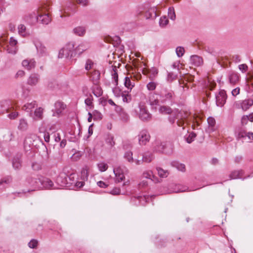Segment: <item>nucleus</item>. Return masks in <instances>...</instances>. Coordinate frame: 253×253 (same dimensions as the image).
Returning <instances> with one entry per match:
<instances>
[{
    "mask_svg": "<svg viewBox=\"0 0 253 253\" xmlns=\"http://www.w3.org/2000/svg\"><path fill=\"white\" fill-rule=\"evenodd\" d=\"M97 166L99 170L101 172L106 171L108 168L107 164L104 163H99L98 164Z\"/></svg>",
    "mask_w": 253,
    "mask_h": 253,
    "instance_id": "52",
    "label": "nucleus"
},
{
    "mask_svg": "<svg viewBox=\"0 0 253 253\" xmlns=\"http://www.w3.org/2000/svg\"><path fill=\"white\" fill-rule=\"evenodd\" d=\"M203 59L198 55H192L190 57V63L195 66H200L203 63Z\"/></svg>",
    "mask_w": 253,
    "mask_h": 253,
    "instance_id": "20",
    "label": "nucleus"
},
{
    "mask_svg": "<svg viewBox=\"0 0 253 253\" xmlns=\"http://www.w3.org/2000/svg\"><path fill=\"white\" fill-rule=\"evenodd\" d=\"M76 178V175L74 173H72L69 175H68L67 179L68 180V186L70 187L73 185H74Z\"/></svg>",
    "mask_w": 253,
    "mask_h": 253,
    "instance_id": "40",
    "label": "nucleus"
},
{
    "mask_svg": "<svg viewBox=\"0 0 253 253\" xmlns=\"http://www.w3.org/2000/svg\"><path fill=\"white\" fill-rule=\"evenodd\" d=\"M91 79L93 81V83L96 84L98 83V81L100 77V73L99 71L95 70L91 74Z\"/></svg>",
    "mask_w": 253,
    "mask_h": 253,
    "instance_id": "38",
    "label": "nucleus"
},
{
    "mask_svg": "<svg viewBox=\"0 0 253 253\" xmlns=\"http://www.w3.org/2000/svg\"><path fill=\"white\" fill-rule=\"evenodd\" d=\"M42 177V176L39 175L30 176L27 178V181L29 185L35 189H41L42 185L41 184Z\"/></svg>",
    "mask_w": 253,
    "mask_h": 253,
    "instance_id": "7",
    "label": "nucleus"
},
{
    "mask_svg": "<svg viewBox=\"0 0 253 253\" xmlns=\"http://www.w3.org/2000/svg\"><path fill=\"white\" fill-rule=\"evenodd\" d=\"M194 81V76L191 75H187L184 77V80L182 81H179V84L182 85H180L181 87L183 89H184L185 87H186L187 89L189 88V86L188 85V83H191Z\"/></svg>",
    "mask_w": 253,
    "mask_h": 253,
    "instance_id": "16",
    "label": "nucleus"
},
{
    "mask_svg": "<svg viewBox=\"0 0 253 253\" xmlns=\"http://www.w3.org/2000/svg\"><path fill=\"white\" fill-rule=\"evenodd\" d=\"M21 154L16 155L12 160V166L15 169H19L21 167Z\"/></svg>",
    "mask_w": 253,
    "mask_h": 253,
    "instance_id": "22",
    "label": "nucleus"
},
{
    "mask_svg": "<svg viewBox=\"0 0 253 253\" xmlns=\"http://www.w3.org/2000/svg\"><path fill=\"white\" fill-rule=\"evenodd\" d=\"M119 116H120L121 119L123 122H126L129 120L128 115L124 111L120 112Z\"/></svg>",
    "mask_w": 253,
    "mask_h": 253,
    "instance_id": "50",
    "label": "nucleus"
},
{
    "mask_svg": "<svg viewBox=\"0 0 253 253\" xmlns=\"http://www.w3.org/2000/svg\"><path fill=\"white\" fill-rule=\"evenodd\" d=\"M152 150L154 152L170 155L173 152V148L172 145L167 142L156 140L152 144Z\"/></svg>",
    "mask_w": 253,
    "mask_h": 253,
    "instance_id": "1",
    "label": "nucleus"
},
{
    "mask_svg": "<svg viewBox=\"0 0 253 253\" xmlns=\"http://www.w3.org/2000/svg\"><path fill=\"white\" fill-rule=\"evenodd\" d=\"M40 76L38 74H32L27 80V84L31 86L36 85L40 80Z\"/></svg>",
    "mask_w": 253,
    "mask_h": 253,
    "instance_id": "19",
    "label": "nucleus"
},
{
    "mask_svg": "<svg viewBox=\"0 0 253 253\" xmlns=\"http://www.w3.org/2000/svg\"><path fill=\"white\" fill-rule=\"evenodd\" d=\"M32 144V140L31 137H27L24 142V147L25 150H28V149L31 148Z\"/></svg>",
    "mask_w": 253,
    "mask_h": 253,
    "instance_id": "49",
    "label": "nucleus"
},
{
    "mask_svg": "<svg viewBox=\"0 0 253 253\" xmlns=\"http://www.w3.org/2000/svg\"><path fill=\"white\" fill-rule=\"evenodd\" d=\"M75 43L73 42H69L65 47L66 49H68V50L70 51H75V50H74V48L75 47Z\"/></svg>",
    "mask_w": 253,
    "mask_h": 253,
    "instance_id": "63",
    "label": "nucleus"
},
{
    "mask_svg": "<svg viewBox=\"0 0 253 253\" xmlns=\"http://www.w3.org/2000/svg\"><path fill=\"white\" fill-rule=\"evenodd\" d=\"M209 125V132L213 131L215 130L214 127L215 125V120L212 117H209L207 119Z\"/></svg>",
    "mask_w": 253,
    "mask_h": 253,
    "instance_id": "36",
    "label": "nucleus"
},
{
    "mask_svg": "<svg viewBox=\"0 0 253 253\" xmlns=\"http://www.w3.org/2000/svg\"><path fill=\"white\" fill-rule=\"evenodd\" d=\"M239 76L237 73H231L229 75V81L232 84H236L239 81Z\"/></svg>",
    "mask_w": 253,
    "mask_h": 253,
    "instance_id": "31",
    "label": "nucleus"
},
{
    "mask_svg": "<svg viewBox=\"0 0 253 253\" xmlns=\"http://www.w3.org/2000/svg\"><path fill=\"white\" fill-rule=\"evenodd\" d=\"M37 106L36 101H33L31 103H27L26 104L24 105L22 109L23 110L26 111L27 112L31 111V110L35 108Z\"/></svg>",
    "mask_w": 253,
    "mask_h": 253,
    "instance_id": "37",
    "label": "nucleus"
},
{
    "mask_svg": "<svg viewBox=\"0 0 253 253\" xmlns=\"http://www.w3.org/2000/svg\"><path fill=\"white\" fill-rule=\"evenodd\" d=\"M112 70L111 71V75L112 79L115 81V85L118 86V75L117 69L116 66H112Z\"/></svg>",
    "mask_w": 253,
    "mask_h": 253,
    "instance_id": "34",
    "label": "nucleus"
},
{
    "mask_svg": "<svg viewBox=\"0 0 253 253\" xmlns=\"http://www.w3.org/2000/svg\"><path fill=\"white\" fill-rule=\"evenodd\" d=\"M146 19H154L157 16V8L156 6L145 7L143 11H140Z\"/></svg>",
    "mask_w": 253,
    "mask_h": 253,
    "instance_id": "5",
    "label": "nucleus"
},
{
    "mask_svg": "<svg viewBox=\"0 0 253 253\" xmlns=\"http://www.w3.org/2000/svg\"><path fill=\"white\" fill-rule=\"evenodd\" d=\"M253 105V100L252 99H248L244 100L242 102L241 104V107L243 110H247Z\"/></svg>",
    "mask_w": 253,
    "mask_h": 253,
    "instance_id": "32",
    "label": "nucleus"
},
{
    "mask_svg": "<svg viewBox=\"0 0 253 253\" xmlns=\"http://www.w3.org/2000/svg\"><path fill=\"white\" fill-rule=\"evenodd\" d=\"M159 111L160 113L163 114H170L172 112V109L168 106H161L159 109Z\"/></svg>",
    "mask_w": 253,
    "mask_h": 253,
    "instance_id": "35",
    "label": "nucleus"
},
{
    "mask_svg": "<svg viewBox=\"0 0 253 253\" xmlns=\"http://www.w3.org/2000/svg\"><path fill=\"white\" fill-rule=\"evenodd\" d=\"M138 109L135 110V112L138 114L139 119L144 122L149 121L152 117V115L149 113L146 109L145 104L140 103L138 107Z\"/></svg>",
    "mask_w": 253,
    "mask_h": 253,
    "instance_id": "4",
    "label": "nucleus"
},
{
    "mask_svg": "<svg viewBox=\"0 0 253 253\" xmlns=\"http://www.w3.org/2000/svg\"><path fill=\"white\" fill-rule=\"evenodd\" d=\"M160 101L163 104L168 103L172 105L174 103V93L173 91L163 89L159 94Z\"/></svg>",
    "mask_w": 253,
    "mask_h": 253,
    "instance_id": "3",
    "label": "nucleus"
},
{
    "mask_svg": "<svg viewBox=\"0 0 253 253\" xmlns=\"http://www.w3.org/2000/svg\"><path fill=\"white\" fill-rule=\"evenodd\" d=\"M74 51H70L64 47L62 49L59 51L58 57L59 58H71L74 56H75Z\"/></svg>",
    "mask_w": 253,
    "mask_h": 253,
    "instance_id": "17",
    "label": "nucleus"
},
{
    "mask_svg": "<svg viewBox=\"0 0 253 253\" xmlns=\"http://www.w3.org/2000/svg\"><path fill=\"white\" fill-rule=\"evenodd\" d=\"M113 171L115 175V182L116 183H119L125 179V177L123 170L120 167L114 169Z\"/></svg>",
    "mask_w": 253,
    "mask_h": 253,
    "instance_id": "14",
    "label": "nucleus"
},
{
    "mask_svg": "<svg viewBox=\"0 0 253 253\" xmlns=\"http://www.w3.org/2000/svg\"><path fill=\"white\" fill-rule=\"evenodd\" d=\"M12 108V105L9 101L4 100L0 102V112L2 113H8Z\"/></svg>",
    "mask_w": 253,
    "mask_h": 253,
    "instance_id": "15",
    "label": "nucleus"
},
{
    "mask_svg": "<svg viewBox=\"0 0 253 253\" xmlns=\"http://www.w3.org/2000/svg\"><path fill=\"white\" fill-rule=\"evenodd\" d=\"M86 31V29L84 26H78L73 29V33L79 36H83Z\"/></svg>",
    "mask_w": 253,
    "mask_h": 253,
    "instance_id": "29",
    "label": "nucleus"
},
{
    "mask_svg": "<svg viewBox=\"0 0 253 253\" xmlns=\"http://www.w3.org/2000/svg\"><path fill=\"white\" fill-rule=\"evenodd\" d=\"M41 186L42 188L45 189H57L58 187L54 186L53 181L49 178L47 177H42Z\"/></svg>",
    "mask_w": 253,
    "mask_h": 253,
    "instance_id": "13",
    "label": "nucleus"
},
{
    "mask_svg": "<svg viewBox=\"0 0 253 253\" xmlns=\"http://www.w3.org/2000/svg\"><path fill=\"white\" fill-rule=\"evenodd\" d=\"M124 85L128 89H129L130 91L135 85V81L134 79H131L129 77H126L125 78Z\"/></svg>",
    "mask_w": 253,
    "mask_h": 253,
    "instance_id": "25",
    "label": "nucleus"
},
{
    "mask_svg": "<svg viewBox=\"0 0 253 253\" xmlns=\"http://www.w3.org/2000/svg\"><path fill=\"white\" fill-rule=\"evenodd\" d=\"M168 16L170 19H171L172 20H175V19L176 18V15H175L174 8L173 7H170L169 8Z\"/></svg>",
    "mask_w": 253,
    "mask_h": 253,
    "instance_id": "47",
    "label": "nucleus"
},
{
    "mask_svg": "<svg viewBox=\"0 0 253 253\" xmlns=\"http://www.w3.org/2000/svg\"><path fill=\"white\" fill-rule=\"evenodd\" d=\"M112 91L114 95L117 97H120L124 93V92H122V90L117 86H115V87L112 89Z\"/></svg>",
    "mask_w": 253,
    "mask_h": 253,
    "instance_id": "46",
    "label": "nucleus"
},
{
    "mask_svg": "<svg viewBox=\"0 0 253 253\" xmlns=\"http://www.w3.org/2000/svg\"><path fill=\"white\" fill-rule=\"evenodd\" d=\"M150 197L149 196H138L137 197H134L131 199L132 200L136 201L138 200L139 203L141 205H145L149 200Z\"/></svg>",
    "mask_w": 253,
    "mask_h": 253,
    "instance_id": "24",
    "label": "nucleus"
},
{
    "mask_svg": "<svg viewBox=\"0 0 253 253\" xmlns=\"http://www.w3.org/2000/svg\"><path fill=\"white\" fill-rule=\"evenodd\" d=\"M247 132H246L245 130H241L238 133V135L237 136V139H240L246 137H247Z\"/></svg>",
    "mask_w": 253,
    "mask_h": 253,
    "instance_id": "62",
    "label": "nucleus"
},
{
    "mask_svg": "<svg viewBox=\"0 0 253 253\" xmlns=\"http://www.w3.org/2000/svg\"><path fill=\"white\" fill-rule=\"evenodd\" d=\"M17 47H12L10 45L7 46V51L9 53L15 54L17 51Z\"/></svg>",
    "mask_w": 253,
    "mask_h": 253,
    "instance_id": "57",
    "label": "nucleus"
},
{
    "mask_svg": "<svg viewBox=\"0 0 253 253\" xmlns=\"http://www.w3.org/2000/svg\"><path fill=\"white\" fill-rule=\"evenodd\" d=\"M132 156V152L131 151H127L125 153L124 158L129 163H132L134 161Z\"/></svg>",
    "mask_w": 253,
    "mask_h": 253,
    "instance_id": "39",
    "label": "nucleus"
},
{
    "mask_svg": "<svg viewBox=\"0 0 253 253\" xmlns=\"http://www.w3.org/2000/svg\"><path fill=\"white\" fill-rule=\"evenodd\" d=\"M49 6L46 4L42 5L38 8L37 11L38 21L46 25L50 22L51 19L49 14L46 13V11L49 10Z\"/></svg>",
    "mask_w": 253,
    "mask_h": 253,
    "instance_id": "2",
    "label": "nucleus"
},
{
    "mask_svg": "<svg viewBox=\"0 0 253 253\" xmlns=\"http://www.w3.org/2000/svg\"><path fill=\"white\" fill-rule=\"evenodd\" d=\"M23 67L28 70L34 68L36 66V61L34 59L24 60L22 63Z\"/></svg>",
    "mask_w": 253,
    "mask_h": 253,
    "instance_id": "21",
    "label": "nucleus"
},
{
    "mask_svg": "<svg viewBox=\"0 0 253 253\" xmlns=\"http://www.w3.org/2000/svg\"><path fill=\"white\" fill-rule=\"evenodd\" d=\"M142 158L144 162L149 163L154 160V155L152 152L147 151L144 153L142 155Z\"/></svg>",
    "mask_w": 253,
    "mask_h": 253,
    "instance_id": "26",
    "label": "nucleus"
},
{
    "mask_svg": "<svg viewBox=\"0 0 253 253\" xmlns=\"http://www.w3.org/2000/svg\"><path fill=\"white\" fill-rule=\"evenodd\" d=\"M187 117V115L185 112H179L175 117H169V121L171 124L175 122L176 119L177 120L176 124L179 126H183L184 125V120Z\"/></svg>",
    "mask_w": 253,
    "mask_h": 253,
    "instance_id": "6",
    "label": "nucleus"
},
{
    "mask_svg": "<svg viewBox=\"0 0 253 253\" xmlns=\"http://www.w3.org/2000/svg\"><path fill=\"white\" fill-rule=\"evenodd\" d=\"M28 125L27 121L24 119H20L18 126V129L21 131H25L28 129Z\"/></svg>",
    "mask_w": 253,
    "mask_h": 253,
    "instance_id": "33",
    "label": "nucleus"
},
{
    "mask_svg": "<svg viewBox=\"0 0 253 253\" xmlns=\"http://www.w3.org/2000/svg\"><path fill=\"white\" fill-rule=\"evenodd\" d=\"M88 48V45L85 43H82L80 45H79L75 49V55L78 54L79 55H80L81 53H82L84 51L87 50Z\"/></svg>",
    "mask_w": 253,
    "mask_h": 253,
    "instance_id": "28",
    "label": "nucleus"
},
{
    "mask_svg": "<svg viewBox=\"0 0 253 253\" xmlns=\"http://www.w3.org/2000/svg\"><path fill=\"white\" fill-rule=\"evenodd\" d=\"M113 136H108L106 139V142L109 145L110 147H112L115 144Z\"/></svg>",
    "mask_w": 253,
    "mask_h": 253,
    "instance_id": "59",
    "label": "nucleus"
},
{
    "mask_svg": "<svg viewBox=\"0 0 253 253\" xmlns=\"http://www.w3.org/2000/svg\"><path fill=\"white\" fill-rule=\"evenodd\" d=\"M24 20L30 25H34L38 21V14L34 11L25 15Z\"/></svg>",
    "mask_w": 253,
    "mask_h": 253,
    "instance_id": "12",
    "label": "nucleus"
},
{
    "mask_svg": "<svg viewBox=\"0 0 253 253\" xmlns=\"http://www.w3.org/2000/svg\"><path fill=\"white\" fill-rule=\"evenodd\" d=\"M244 173V171L242 169L239 170L233 171L229 175L230 179H234L237 178H242V176Z\"/></svg>",
    "mask_w": 253,
    "mask_h": 253,
    "instance_id": "27",
    "label": "nucleus"
},
{
    "mask_svg": "<svg viewBox=\"0 0 253 253\" xmlns=\"http://www.w3.org/2000/svg\"><path fill=\"white\" fill-rule=\"evenodd\" d=\"M93 97L91 95H90V97L85 99L84 102L86 105L89 106L90 108H93V105L92 103Z\"/></svg>",
    "mask_w": 253,
    "mask_h": 253,
    "instance_id": "55",
    "label": "nucleus"
},
{
    "mask_svg": "<svg viewBox=\"0 0 253 253\" xmlns=\"http://www.w3.org/2000/svg\"><path fill=\"white\" fill-rule=\"evenodd\" d=\"M156 87V84L155 83L151 82L147 84V88L149 90H154Z\"/></svg>",
    "mask_w": 253,
    "mask_h": 253,
    "instance_id": "64",
    "label": "nucleus"
},
{
    "mask_svg": "<svg viewBox=\"0 0 253 253\" xmlns=\"http://www.w3.org/2000/svg\"><path fill=\"white\" fill-rule=\"evenodd\" d=\"M94 120H100L102 118V115L99 111L94 110L92 112Z\"/></svg>",
    "mask_w": 253,
    "mask_h": 253,
    "instance_id": "53",
    "label": "nucleus"
},
{
    "mask_svg": "<svg viewBox=\"0 0 253 253\" xmlns=\"http://www.w3.org/2000/svg\"><path fill=\"white\" fill-rule=\"evenodd\" d=\"M8 117L10 119H15L18 115V113L14 110V108L12 106V108L10 109V111L8 113Z\"/></svg>",
    "mask_w": 253,
    "mask_h": 253,
    "instance_id": "45",
    "label": "nucleus"
},
{
    "mask_svg": "<svg viewBox=\"0 0 253 253\" xmlns=\"http://www.w3.org/2000/svg\"><path fill=\"white\" fill-rule=\"evenodd\" d=\"M42 113H43V109L40 107L38 109H36L35 111V116L38 119H42Z\"/></svg>",
    "mask_w": 253,
    "mask_h": 253,
    "instance_id": "48",
    "label": "nucleus"
},
{
    "mask_svg": "<svg viewBox=\"0 0 253 253\" xmlns=\"http://www.w3.org/2000/svg\"><path fill=\"white\" fill-rule=\"evenodd\" d=\"M123 98V100L124 102H129L131 100V96L130 94H129V91H125L124 93L121 95Z\"/></svg>",
    "mask_w": 253,
    "mask_h": 253,
    "instance_id": "43",
    "label": "nucleus"
},
{
    "mask_svg": "<svg viewBox=\"0 0 253 253\" xmlns=\"http://www.w3.org/2000/svg\"><path fill=\"white\" fill-rule=\"evenodd\" d=\"M67 177L68 175L66 173H60L56 178V183L61 187H68V180L67 179Z\"/></svg>",
    "mask_w": 253,
    "mask_h": 253,
    "instance_id": "11",
    "label": "nucleus"
},
{
    "mask_svg": "<svg viewBox=\"0 0 253 253\" xmlns=\"http://www.w3.org/2000/svg\"><path fill=\"white\" fill-rule=\"evenodd\" d=\"M169 22L168 19L166 17H161L160 19V25L164 27L168 24Z\"/></svg>",
    "mask_w": 253,
    "mask_h": 253,
    "instance_id": "60",
    "label": "nucleus"
},
{
    "mask_svg": "<svg viewBox=\"0 0 253 253\" xmlns=\"http://www.w3.org/2000/svg\"><path fill=\"white\" fill-rule=\"evenodd\" d=\"M18 33L23 37H26L28 35L26 31V27L23 24H20L18 27Z\"/></svg>",
    "mask_w": 253,
    "mask_h": 253,
    "instance_id": "42",
    "label": "nucleus"
},
{
    "mask_svg": "<svg viewBox=\"0 0 253 253\" xmlns=\"http://www.w3.org/2000/svg\"><path fill=\"white\" fill-rule=\"evenodd\" d=\"M184 49L183 47L178 46L176 48V53L179 57H180L183 56L184 53Z\"/></svg>",
    "mask_w": 253,
    "mask_h": 253,
    "instance_id": "56",
    "label": "nucleus"
},
{
    "mask_svg": "<svg viewBox=\"0 0 253 253\" xmlns=\"http://www.w3.org/2000/svg\"><path fill=\"white\" fill-rule=\"evenodd\" d=\"M138 136L139 143L141 145H145L149 141L150 138V134L146 129L140 131Z\"/></svg>",
    "mask_w": 253,
    "mask_h": 253,
    "instance_id": "8",
    "label": "nucleus"
},
{
    "mask_svg": "<svg viewBox=\"0 0 253 253\" xmlns=\"http://www.w3.org/2000/svg\"><path fill=\"white\" fill-rule=\"evenodd\" d=\"M147 71V74H148V77L151 80H153L155 78L158 73V70L155 67H153Z\"/></svg>",
    "mask_w": 253,
    "mask_h": 253,
    "instance_id": "41",
    "label": "nucleus"
},
{
    "mask_svg": "<svg viewBox=\"0 0 253 253\" xmlns=\"http://www.w3.org/2000/svg\"><path fill=\"white\" fill-rule=\"evenodd\" d=\"M216 103L218 106H222L225 103L227 99L226 92L224 90H221L218 94L216 95Z\"/></svg>",
    "mask_w": 253,
    "mask_h": 253,
    "instance_id": "10",
    "label": "nucleus"
},
{
    "mask_svg": "<svg viewBox=\"0 0 253 253\" xmlns=\"http://www.w3.org/2000/svg\"><path fill=\"white\" fill-rule=\"evenodd\" d=\"M66 105L61 101H57L54 104L55 112L53 113V116H55L56 113L57 115H60L64 110Z\"/></svg>",
    "mask_w": 253,
    "mask_h": 253,
    "instance_id": "18",
    "label": "nucleus"
},
{
    "mask_svg": "<svg viewBox=\"0 0 253 253\" xmlns=\"http://www.w3.org/2000/svg\"><path fill=\"white\" fill-rule=\"evenodd\" d=\"M93 65V62L90 59H87L85 65V69L86 71L89 70Z\"/></svg>",
    "mask_w": 253,
    "mask_h": 253,
    "instance_id": "61",
    "label": "nucleus"
},
{
    "mask_svg": "<svg viewBox=\"0 0 253 253\" xmlns=\"http://www.w3.org/2000/svg\"><path fill=\"white\" fill-rule=\"evenodd\" d=\"M33 42L37 50L38 54L40 56H43L47 55L46 47L39 40L35 39Z\"/></svg>",
    "mask_w": 253,
    "mask_h": 253,
    "instance_id": "9",
    "label": "nucleus"
},
{
    "mask_svg": "<svg viewBox=\"0 0 253 253\" xmlns=\"http://www.w3.org/2000/svg\"><path fill=\"white\" fill-rule=\"evenodd\" d=\"M196 134L194 132H191L188 136L186 138V141L187 143H191L192 142H193L195 137H196Z\"/></svg>",
    "mask_w": 253,
    "mask_h": 253,
    "instance_id": "54",
    "label": "nucleus"
},
{
    "mask_svg": "<svg viewBox=\"0 0 253 253\" xmlns=\"http://www.w3.org/2000/svg\"><path fill=\"white\" fill-rule=\"evenodd\" d=\"M171 165L172 167L175 168L178 170L184 172L185 171V166L184 164L180 163L179 162L174 161H172L171 163Z\"/></svg>",
    "mask_w": 253,
    "mask_h": 253,
    "instance_id": "30",
    "label": "nucleus"
},
{
    "mask_svg": "<svg viewBox=\"0 0 253 253\" xmlns=\"http://www.w3.org/2000/svg\"><path fill=\"white\" fill-rule=\"evenodd\" d=\"M156 169L158 171V175L161 177H166L168 176L169 173L167 170H165L160 167H157Z\"/></svg>",
    "mask_w": 253,
    "mask_h": 253,
    "instance_id": "44",
    "label": "nucleus"
},
{
    "mask_svg": "<svg viewBox=\"0 0 253 253\" xmlns=\"http://www.w3.org/2000/svg\"><path fill=\"white\" fill-rule=\"evenodd\" d=\"M91 90L93 94L97 97L102 96L103 90L101 87L98 84V83H94L91 87Z\"/></svg>",
    "mask_w": 253,
    "mask_h": 253,
    "instance_id": "23",
    "label": "nucleus"
},
{
    "mask_svg": "<svg viewBox=\"0 0 253 253\" xmlns=\"http://www.w3.org/2000/svg\"><path fill=\"white\" fill-rule=\"evenodd\" d=\"M11 181L12 179L10 176L5 177L0 180V185H2L3 183L9 184Z\"/></svg>",
    "mask_w": 253,
    "mask_h": 253,
    "instance_id": "58",
    "label": "nucleus"
},
{
    "mask_svg": "<svg viewBox=\"0 0 253 253\" xmlns=\"http://www.w3.org/2000/svg\"><path fill=\"white\" fill-rule=\"evenodd\" d=\"M143 177L146 178L150 179L153 181H154L153 178L155 177L154 175L153 174L152 171H147L144 172L143 173Z\"/></svg>",
    "mask_w": 253,
    "mask_h": 253,
    "instance_id": "51",
    "label": "nucleus"
}]
</instances>
